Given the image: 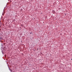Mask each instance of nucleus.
<instances>
[{
    "mask_svg": "<svg viewBox=\"0 0 72 72\" xmlns=\"http://www.w3.org/2000/svg\"><path fill=\"white\" fill-rule=\"evenodd\" d=\"M71 60H72V59H71Z\"/></svg>",
    "mask_w": 72,
    "mask_h": 72,
    "instance_id": "f03ea898",
    "label": "nucleus"
},
{
    "mask_svg": "<svg viewBox=\"0 0 72 72\" xmlns=\"http://www.w3.org/2000/svg\"><path fill=\"white\" fill-rule=\"evenodd\" d=\"M31 33H32V32L30 33V34H31Z\"/></svg>",
    "mask_w": 72,
    "mask_h": 72,
    "instance_id": "f257e3e1",
    "label": "nucleus"
}]
</instances>
